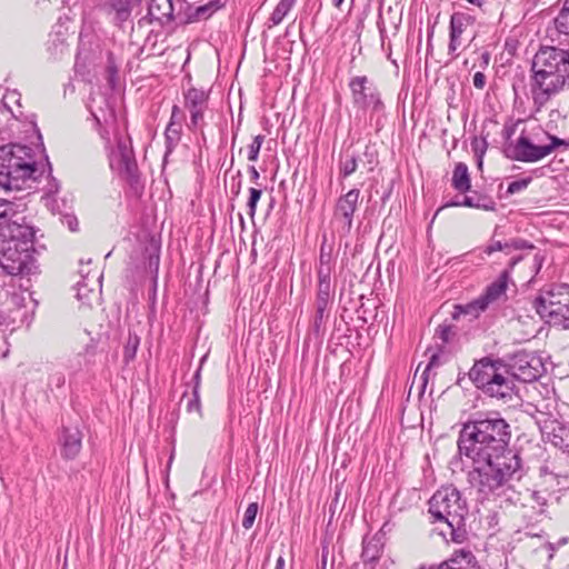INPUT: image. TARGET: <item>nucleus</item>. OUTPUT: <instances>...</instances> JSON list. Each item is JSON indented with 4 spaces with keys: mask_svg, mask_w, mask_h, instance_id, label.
<instances>
[{
    "mask_svg": "<svg viewBox=\"0 0 569 569\" xmlns=\"http://www.w3.org/2000/svg\"><path fill=\"white\" fill-rule=\"evenodd\" d=\"M511 427L499 413L479 415L463 423L458 437V455L450 461L452 469L469 458L473 467L467 479L481 499L499 496L508 482L520 479L522 461L509 447Z\"/></svg>",
    "mask_w": 569,
    "mask_h": 569,
    "instance_id": "f257e3e1",
    "label": "nucleus"
},
{
    "mask_svg": "<svg viewBox=\"0 0 569 569\" xmlns=\"http://www.w3.org/2000/svg\"><path fill=\"white\" fill-rule=\"evenodd\" d=\"M542 362L533 352L520 350L508 363L485 357L469 370V379L486 396L508 401L515 395V380L532 382L541 375Z\"/></svg>",
    "mask_w": 569,
    "mask_h": 569,
    "instance_id": "f03ea898",
    "label": "nucleus"
},
{
    "mask_svg": "<svg viewBox=\"0 0 569 569\" xmlns=\"http://www.w3.org/2000/svg\"><path fill=\"white\" fill-rule=\"evenodd\" d=\"M92 116L103 141L110 169L137 191L142 186L126 122L118 119L112 109H108L101 116L92 111Z\"/></svg>",
    "mask_w": 569,
    "mask_h": 569,
    "instance_id": "7ed1b4c3",
    "label": "nucleus"
},
{
    "mask_svg": "<svg viewBox=\"0 0 569 569\" xmlns=\"http://www.w3.org/2000/svg\"><path fill=\"white\" fill-rule=\"evenodd\" d=\"M531 96L536 111L565 86H569V50L556 44L542 46L532 59Z\"/></svg>",
    "mask_w": 569,
    "mask_h": 569,
    "instance_id": "20e7f679",
    "label": "nucleus"
},
{
    "mask_svg": "<svg viewBox=\"0 0 569 569\" xmlns=\"http://www.w3.org/2000/svg\"><path fill=\"white\" fill-rule=\"evenodd\" d=\"M428 512L431 523L436 525L433 530L445 541L463 543L468 540L466 519L469 508L456 487L447 486L437 490L429 500Z\"/></svg>",
    "mask_w": 569,
    "mask_h": 569,
    "instance_id": "39448f33",
    "label": "nucleus"
},
{
    "mask_svg": "<svg viewBox=\"0 0 569 569\" xmlns=\"http://www.w3.org/2000/svg\"><path fill=\"white\" fill-rule=\"evenodd\" d=\"M37 160L32 148L11 143L0 147V187L6 190L22 189L29 181L39 180L51 164L47 156Z\"/></svg>",
    "mask_w": 569,
    "mask_h": 569,
    "instance_id": "423d86ee",
    "label": "nucleus"
},
{
    "mask_svg": "<svg viewBox=\"0 0 569 569\" xmlns=\"http://www.w3.org/2000/svg\"><path fill=\"white\" fill-rule=\"evenodd\" d=\"M532 307L550 326L569 330V283H552L542 289Z\"/></svg>",
    "mask_w": 569,
    "mask_h": 569,
    "instance_id": "0eeeda50",
    "label": "nucleus"
},
{
    "mask_svg": "<svg viewBox=\"0 0 569 569\" xmlns=\"http://www.w3.org/2000/svg\"><path fill=\"white\" fill-rule=\"evenodd\" d=\"M348 87L351 92L352 106L358 112L366 113L370 111L373 114H380L385 111V103L376 83L367 76H355L350 78Z\"/></svg>",
    "mask_w": 569,
    "mask_h": 569,
    "instance_id": "6e6552de",
    "label": "nucleus"
},
{
    "mask_svg": "<svg viewBox=\"0 0 569 569\" xmlns=\"http://www.w3.org/2000/svg\"><path fill=\"white\" fill-rule=\"evenodd\" d=\"M34 250L0 238V267L9 276L29 274L34 268Z\"/></svg>",
    "mask_w": 569,
    "mask_h": 569,
    "instance_id": "1a4fd4ad",
    "label": "nucleus"
},
{
    "mask_svg": "<svg viewBox=\"0 0 569 569\" xmlns=\"http://www.w3.org/2000/svg\"><path fill=\"white\" fill-rule=\"evenodd\" d=\"M541 132L527 133L525 130L515 141L503 143L505 156L513 161L537 162L545 157L543 141L540 138Z\"/></svg>",
    "mask_w": 569,
    "mask_h": 569,
    "instance_id": "9d476101",
    "label": "nucleus"
},
{
    "mask_svg": "<svg viewBox=\"0 0 569 569\" xmlns=\"http://www.w3.org/2000/svg\"><path fill=\"white\" fill-rule=\"evenodd\" d=\"M36 229L31 226L24 216L17 214L16 210L7 218L4 226L0 231V238L12 240L13 243L21 244L34 250Z\"/></svg>",
    "mask_w": 569,
    "mask_h": 569,
    "instance_id": "9b49d317",
    "label": "nucleus"
},
{
    "mask_svg": "<svg viewBox=\"0 0 569 569\" xmlns=\"http://www.w3.org/2000/svg\"><path fill=\"white\" fill-rule=\"evenodd\" d=\"M208 101L209 91L204 89L191 87L183 92V104L190 114V121L187 127L192 132L200 130L203 139L204 133L202 128L204 126V112L208 108Z\"/></svg>",
    "mask_w": 569,
    "mask_h": 569,
    "instance_id": "f8f14e48",
    "label": "nucleus"
},
{
    "mask_svg": "<svg viewBox=\"0 0 569 569\" xmlns=\"http://www.w3.org/2000/svg\"><path fill=\"white\" fill-rule=\"evenodd\" d=\"M475 21L473 16L463 11H456L451 14L449 22L448 54L452 60L459 57L458 50L462 47L463 36L468 28L473 26Z\"/></svg>",
    "mask_w": 569,
    "mask_h": 569,
    "instance_id": "ddd939ff",
    "label": "nucleus"
},
{
    "mask_svg": "<svg viewBox=\"0 0 569 569\" xmlns=\"http://www.w3.org/2000/svg\"><path fill=\"white\" fill-rule=\"evenodd\" d=\"M360 190L350 189L347 193L337 199L333 217L340 223L345 234H349L353 224V216L358 208Z\"/></svg>",
    "mask_w": 569,
    "mask_h": 569,
    "instance_id": "4468645a",
    "label": "nucleus"
},
{
    "mask_svg": "<svg viewBox=\"0 0 569 569\" xmlns=\"http://www.w3.org/2000/svg\"><path fill=\"white\" fill-rule=\"evenodd\" d=\"M526 258V256H512L507 267L500 272L499 277L492 281L479 296L486 306L489 308L490 305L502 300L506 297V291L510 282V273L512 269Z\"/></svg>",
    "mask_w": 569,
    "mask_h": 569,
    "instance_id": "2eb2a0df",
    "label": "nucleus"
},
{
    "mask_svg": "<svg viewBox=\"0 0 569 569\" xmlns=\"http://www.w3.org/2000/svg\"><path fill=\"white\" fill-rule=\"evenodd\" d=\"M383 0H380L377 27L380 36V44L382 50L388 51V57L391 51V43L388 39L387 23L391 27L392 33L397 34L401 24V12L389 6L385 11L382 9Z\"/></svg>",
    "mask_w": 569,
    "mask_h": 569,
    "instance_id": "dca6fc26",
    "label": "nucleus"
},
{
    "mask_svg": "<svg viewBox=\"0 0 569 569\" xmlns=\"http://www.w3.org/2000/svg\"><path fill=\"white\" fill-rule=\"evenodd\" d=\"M543 438L569 456V426L556 419L545 421Z\"/></svg>",
    "mask_w": 569,
    "mask_h": 569,
    "instance_id": "f3484780",
    "label": "nucleus"
},
{
    "mask_svg": "<svg viewBox=\"0 0 569 569\" xmlns=\"http://www.w3.org/2000/svg\"><path fill=\"white\" fill-rule=\"evenodd\" d=\"M546 39L558 47L569 46V13L559 10L546 29Z\"/></svg>",
    "mask_w": 569,
    "mask_h": 569,
    "instance_id": "a211bd4d",
    "label": "nucleus"
},
{
    "mask_svg": "<svg viewBox=\"0 0 569 569\" xmlns=\"http://www.w3.org/2000/svg\"><path fill=\"white\" fill-rule=\"evenodd\" d=\"M547 499L538 491H532L519 509L520 517L528 525L541 521L546 512Z\"/></svg>",
    "mask_w": 569,
    "mask_h": 569,
    "instance_id": "6ab92c4d",
    "label": "nucleus"
},
{
    "mask_svg": "<svg viewBox=\"0 0 569 569\" xmlns=\"http://www.w3.org/2000/svg\"><path fill=\"white\" fill-rule=\"evenodd\" d=\"M59 443L61 456L67 460H72L81 451L82 432L78 427H62Z\"/></svg>",
    "mask_w": 569,
    "mask_h": 569,
    "instance_id": "aec40b11",
    "label": "nucleus"
},
{
    "mask_svg": "<svg viewBox=\"0 0 569 569\" xmlns=\"http://www.w3.org/2000/svg\"><path fill=\"white\" fill-rule=\"evenodd\" d=\"M429 569H481L476 556L466 549L456 550L452 555L437 566Z\"/></svg>",
    "mask_w": 569,
    "mask_h": 569,
    "instance_id": "412c9836",
    "label": "nucleus"
},
{
    "mask_svg": "<svg viewBox=\"0 0 569 569\" xmlns=\"http://www.w3.org/2000/svg\"><path fill=\"white\" fill-rule=\"evenodd\" d=\"M173 10L172 0H150L148 14L139 23L149 20L150 22L157 21L161 26H166L173 21Z\"/></svg>",
    "mask_w": 569,
    "mask_h": 569,
    "instance_id": "4be33fe9",
    "label": "nucleus"
},
{
    "mask_svg": "<svg viewBox=\"0 0 569 569\" xmlns=\"http://www.w3.org/2000/svg\"><path fill=\"white\" fill-rule=\"evenodd\" d=\"M496 206V201L490 196L477 191H473L470 196L465 193L460 202L445 204V207H468L485 211H495Z\"/></svg>",
    "mask_w": 569,
    "mask_h": 569,
    "instance_id": "5701e85b",
    "label": "nucleus"
},
{
    "mask_svg": "<svg viewBox=\"0 0 569 569\" xmlns=\"http://www.w3.org/2000/svg\"><path fill=\"white\" fill-rule=\"evenodd\" d=\"M535 250V246L525 239H511L506 242L499 240H492L488 246L483 248V253L487 256L492 254L497 251H502L507 256L511 254L516 250Z\"/></svg>",
    "mask_w": 569,
    "mask_h": 569,
    "instance_id": "b1692460",
    "label": "nucleus"
},
{
    "mask_svg": "<svg viewBox=\"0 0 569 569\" xmlns=\"http://www.w3.org/2000/svg\"><path fill=\"white\" fill-rule=\"evenodd\" d=\"M451 186L461 194L471 190V178L468 166L465 162L456 163L452 171Z\"/></svg>",
    "mask_w": 569,
    "mask_h": 569,
    "instance_id": "393cba45",
    "label": "nucleus"
},
{
    "mask_svg": "<svg viewBox=\"0 0 569 569\" xmlns=\"http://www.w3.org/2000/svg\"><path fill=\"white\" fill-rule=\"evenodd\" d=\"M48 52L54 60L61 59L69 52L67 37L63 32H54L50 34L48 40Z\"/></svg>",
    "mask_w": 569,
    "mask_h": 569,
    "instance_id": "a878e982",
    "label": "nucleus"
},
{
    "mask_svg": "<svg viewBox=\"0 0 569 569\" xmlns=\"http://www.w3.org/2000/svg\"><path fill=\"white\" fill-rule=\"evenodd\" d=\"M382 553V542L378 537L365 538L362 541L361 558L363 562H376Z\"/></svg>",
    "mask_w": 569,
    "mask_h": 569,
    "instance_id": "bb28decb",
    "label": "nucleus"
},
{
    "mask_svg": "<svg viewBox=\"0 0 569 569\" xmlns=\"http://www.w3.org/2000/svg\"><path fill=\"white\" fill-rule=\"evenodd\" d=\"M226 6L223 0H209L204 4L198 6L189 16V21H201L209 19L218 10Z\"/></svg>",
    "mask_w": 569,
    "mask_h": 569,
    "instance_id": "cd10ccee",
    "label": "nucleus"
},
{
    "mask_svg": "<svg viewBox=\"0 0 569 569\" xmlns=\"http://www.w3.org/2000/svg\"><path fill=\"white\" fill-rule=\"evenodd\" d=\"M488 309L486 303L482 301L480 297L477 299L466 303L456 306V311L453 312V318L459 319L460 315L470 316L471 319L478 318L482 312Z\"/></svg>",
    "mask_w": 569,
    "mask_h": 569,
    "instance_id": "c85d7f7f",
    "label": "nucleus"
},
{
    "mask_svg": "<svg viewBox=\"0 0 569 569\" xmlns=\"http://www.w3.org/2000/svg\"><path fill=\"white\" fill-rule=\"evenodd\" d=\"M182 137V124H167L164 130V143H166V152L164 158H167L170 153L173 152V150L179 144Z\"/></svg>",
    "mask_w": 569,
    "mask_h": 569,
    "instance_id": "c756f323",
    "label": "nucleus"
},
{
    "mask_svg": "<svg viewBox=\"0 0 569 569\" xmlns=\"http://www.w3.org/2000/svg\"><path fill=\"white\" fill-rule=\"evenodd\" d=\"M140 1L141 0H108L110 7L116 12V19L120 23L130 17L133 4Z\"/></svg>",
    "mask_w": 569,
    "mask_h": 569,
    "instance_id": "7c9ffc66",
    "label": "nucleus"
},
{
    "mask_svg": "<svg viewBox=\"0 0 569 569\" xmlns=\"http://www.w3.org/2000/svg\"><path fill=\"white\" fill-rule=\"evenodd\" d=\"M297 0H280L276 8L273 9L270 18H269V27H274L280 24L286 16L293 8Z\"/></svg>",
    "mask_w": 569,
    "mask_h": 569,
    "instance_id": "2f4dec72",
    "label": "nucleus"
},
{
    "mask_svg": "<svg viewBox=\"0 0 569 569\" xmlns=\"http://www.w3.org/2000/svg\"><path fill=\"white\" fill-rule=\"evenodd\" d=\"M316 312L311 322L312 331L318 336L323 332V320L329 316L330 305L315 302Z\"/></svg>",
    "mask_w": 569,
    "mask_h": 569,
    "instance_id": "473e14b6",
    "label": "nucleus"
},
{
    "mask_svg": "<svg viewBox=\"0 0 569 569\" xmlns=\"http://www.w3.org/2000/svg\"><path fill=\"white\" fill-rule=\"evenodd\" d=\"M139 346L140 337L137 333L129 332L127 342L123 347V361L126 363L131 362L136 358Z\"/></svg>",
    "mask_w": 569,
    "mask_h": 569,
    "instance_id": "72a5a7b5",
    "label": "nucleus"
},
{
    "mask_svg": "<svg viewBox=\"0 0 569 569\" xmlns=\"http://www.w3.org/2000/svg\"><path fill=\"white\" fill-rule=\"evenodd\" d=\"M358 168V157L357 154H346L345 160H340L339 163V170H340V177L347 178L351 176L353 172H356Z\"/></svg>",
    "mask_w": 569,
    "mask_h": 569,
    "instance_id": "f704fd0d",
    "label": "nucleus"
},
{
    "mask_svg": "<svg viewBox=\"0 0 569 569\" xmlns=\"http://www.w3.org/2000/svg\"><path fill=\"white\" fill-rule=\"evenodd\" d=\"M541 134L549 141L547 143L543 142V149L547 150V151H545V157L551 154L559 147H563V148L569 147V142L565 139L549 134L548 132H545V131H541Z\"/></svg>",
    "mask_w": 569,
    "mask_h": 569,
    "instance_id": "c9c22d12",
    "label": "nucleus"
},
{
    "mask_svg": "<svg viewBox=\"0 0 569 569\" xmlns=\"http://www.w3.org/2000/svg\"><path fill=\"white\" fill-rule=\"evenodd\" d=\"M258 511H259V505L257 502H251L248 505V507L244 511V515H243V519H242V527L246 530H249L250 528H252L256 517L258 515Z\"/></svg>",
    "mask_w": 569,
    "mask_h": 569,
    "instance_id": "e433bc0d",
    "label": "nucleus"
},
{
    "mask_svg": "<svg viewBox=\"0 0 569 569\" xmlns=\"http://www.w3.org/2000/svg\"><path fill=\"white\" fill-rule=\"evenodd\" d=\"M91 295L96 296V290L94 288L89 289L84 279L77 283V299L79 301H81L83 305H89Z\"/></svg>",
    "mask_w": 569,
    "mask_h": 569,
    "instance_id": "4c0bfd02",
    "label": "nucleus"
},
{
    "mask_svg": "<svg viewBox=\"0 0 569 569\" xmlns=\"http://www.w3.org/2000/svg\"><path fill=\"white\" fill-rule=\"evenodd\" d=\"M317 292H333L331 287V273H328L327 270L317 272Z\"/></svg>",
    "mask_w": 569,
    "mask_h": 569,
    "instance_id": "58836bf2",
    "label": "nucleus"
},
{
    "mask_svg": "<svg viewBox=\"0 0 569 569\" xmlns=\"http://www.w3.org/2000/svg\"><path fill=\"white\" fill-rule=\"evenodd\" d=\"M264 141L263 134H258L253 138L252 142L248 147V160L249 161H257L259 157V152L261 149V146Z\"/></svg>",
    "mask_w": 569,
    "mask_h": 569,
    "instance_id": "ea45409f",
    "label": "nucleus"
},
{
    "mask_svg": "<svg viewBox=\"0 0 569 569\" xmlns=\"http://www.w3.org/2000/svg\"><path fill=\"white\" fill-rule=\"evenodd\" d=\"M249 193H250V196H249L248 203H247L248 209H249L248 213L251 218H253L256 214L257 204L261 198L262 191L257 188H250Z\"/></svg>",
    "mask_w": 569,
    "mask_h": 569,
    "instance_id": "a19ab883",
    "label": "nucleus"
},
{
    "mask_svg": "<svg viewBox=\"0 0 569 569\" xmlns=\"http://www.w3.org/2000/svg\"><path fill=\"white\" fill-rule=\"evenodd\" d=\"M525 256L526 258L522 261L529 260L530 268L533 270L535 274H538L540 269L542 268L545 254L540 250H537L530 259L528 253Z\"/></svg>",
    "mask_w": 569,
    "mask_h": 569,
    "instance_id": "79ce46f5",
    "label": "nucleus"
},
{
    "mask_svg": "<svg viewBox=\"0 0 569 569\" xmlns=\"http://www.w3.org/2000/svg\"><path fill=\"white\" fill-rule=\"evenodd\" d=\"M187 411L188 412H198L201 413V401H200V393L198 391V386H193L192 389V397L187 402Z\"/></svg>",
    "mask_w": 569,
    "mask_h": 569,
    "instance_id": "37998d69",
    "label": "nucleus"
},
{
    "mask_svg": "<svg viewBox=\"0 0 569 569\" xmlns=\"http://www.w3.org/2000/svg\"><path fill=\"white\" fill-rule=\"evenodd\" d=\"M64 383H66V377H64L63 372L53 371L49 375L48 388H50L51 390H53L54 388L60 389L64 386Z\"/></svg>",
    "mask_w": 569,
    "mask_h": 569,
    "instance_id": "c03bdc74",
    "label": "nucleus"
},
{
    "mask_svg": "<svg viewBox=\"0 0 569 569\" xmlns=\"http://www.w3.org/2000/svg\"><path fill=\"white\" fill-rule=\"evenodd\" d=\"M531 180H532L531 177H527V178H521V179L515 180V181L509 183L507 192L510 193V194L518 193V192L525 190L529 186Z\"/></svg>",
    "mask_w": 569,
    "mask_h": 569,
    "instance_id": "a18cd8bd",
    "label": "nucleus"
},
{
    "mask_svg": "<svg viewBox=\"0 0 569 569\" xmlns=\"http://www.w3.org/2000/svg\"><path fill=\"white\" fill-rule=\"evenodd\" d=\"M452 335V328L448 325H440L436 329L435 337L441 341L442 345H446L450 341Z\"/></svg>",
    "mask_w": 569,
    "mask_h": 569,
    "instance_id": "49530a36",
    "label": "nucleus"
},
{
    "mask_svg": "<svg viewBox=\"0 0 569 569\" xmlns=\"http://www.w3.org/2000/svg\"><path fill=\"white\" fill-rule=\"evenodd\" d=\"M323 270H327L328 273L332 272L331 254L326 253L323 247H321L319 254V267L317 272H322Z\"/></svg>",
    "mask_w": 569,
    "mask_h": 569,
    "instance_id": "de8ad7c7",
    "label": "nucleus"
},
{
    "mask_svg": "<svg viewBox=\"0 0 569 569\" xmlns=\"http://www.w3.org/2000/svg\"><path fill=\"white\" fill-rule=\"evenodd\" d=\"M183 121L184 112L179 106L174 104L171 109V116L168 124L181 126Z\"/></svg>",
    "mask_w": 569,
    "mask_h": 569,
    "instance_id": "09e8293b",
    "label": "nucleus"
},
{
    "mask_svg": "<svg viewBox=\"0 0 569 569\" xmlns=\"http://www.w3.org/2000/svg\"><path fill=\"white\" fill-rule=\"evenodd\" d=\"M491 60V53L487 49H481L479 51L478 61L475 64L481 70H486L489 67Z\"/></svg>",
    "mask_w": 569,
    "mask_h": 569,
    "instance_id": "8fccbe9b",
    "label": "nucleus"
},
{
    "mask_svg": "<svg viewBox=\"0 0 569 569\" xmlns=\"http://www.w3.org/2000/svg\"><path fill=\"white\" fill-rule=\"evenodd\" d=\"M439 366H441V357H440V353L439 352H433L431 356H430V359H429V362L422 373V378L425 379V381L427 380V373L432 369V368H438Z\"/></svg>",
    "mask_w": 569,
    "mask_h": 569,
    "instance_id": "3c124183",
    "label": "nucleus"
},
{
    "mask_svg": "<svg viewBox=\"0 0 569 569\" xmlns=\"http://www.w3.org/2000/svg\"><path fill=\"white\" fill-rule=\"evenodd\" d=\"M487 78L482 71H477L472 77V84L476 89L482 90L486 86Z\"/></svg>",
    "mask_w": 569,
    "mask_h": 569,
    "instance_id": "603ef678",
    "label": "nucleus"
},
{
    "mask_svg": "<svg viewBox=\"0 0 569 569\" xmlns=\"http://www.w3.org/2000/svg\"><path fill=\"white\" fill-rule=\"evenodd\" d=\"M3 103L9 107L10 103L20 106V93L17 91H9L3 96Z\"/></svg>",
    "mask_w": 569,
    "mask_h": 569,
    "instance_id": "864d4df0",
    "label": "nucleus"
},
{
    "mask_svg": "<svg viewBox=\"0 0 569 569\" xmlns=\"http://www.w3.org/2000/svg\"><path fill=\"white\" fill-rule=\"evenodd\" d=\"M333 296V292H317L316 302L331 306Z\"/></svg>",
    "mask_w": 569,
    "mask_h": 569,
    "instance_id": "5fc2aeb1",
    "label": "nucleus"
},
{
    "mask_svg": "<svg viewBox=\"0 0 569 569\" xmlns=\"http://www.w3.org/2000/svg\"><path fill=\"white\" fill-rule=\"evenodd\" d=\"M516 132V124H507L503 127L502 136L505 138V143H508L509 141H515L512 139V136Z\"/></svg>",
    "mask_w": 569,
    "mask_h": 569,
    "instance_id": "6e6d98bb",
    "label": "nucleus"
},
{
    "mask_svg": "<svg viewBox=\"0 0 569 569\" xmlns=\"http://www.w3.org/2000/svg\"><path fill=\"white\" fill-rule=\"evenodd\" d=\"M62 223H64L71 231L78 230V219L74 216H64Z\"/></svg>",
    "mask_w": 569,
    "mask_h": 569,
    "instance_id": "4d7b16f0",
    "label": "nucleus"
},
{
    "mask_svg": "<svg viewBox=\"0 0 569 569\" xmlns=\"http://www.w3.org/2000/svg\"><path fill=\"white\" fill-rule=\"evenodd\" d=\"M538 551L540 553H545L548 559H551L553 557L555 548H553L552 543L546 542V543L541 545V547L538 549Z\"/></svg>",
    "mask_w": 569,
    "mask_h": 569,
    "instance_id": "13d9d810",
    "label": "nucleus"
},
{
    "mask_svg": "<svg viewBox=\"0 0 569 569\" xmlns=\"http://www.w3.org/2000/svg\"><path fill=\"white\" fill-rule=\"evenodd\" d=\"M108 72H109V77H110V81H112V79L117 76L118 73V69H117V66L113 63L112 61V54L109 53V58H108Z\"/></svg>",
    "mask_w": 569,
    "mask_h": 569,
    "instance_id": "bf43d9fd",
    "label": "nucleus"
},
{
    "mask_svg": "<svg viewBox=\"0 0 569 569\" xmlns=\"http://www.w3.org/2000/svg\"><path fill=\"white\" fill-rule=\"evenodd\" d=\"M149 268L151 270H154V272L157 273L158 272V269H159V254H150L149 256Z\"/></svg>",
    "mask_w": 569,
    "mask_h": 569,
    "instance_id": "052dcab7",
    "label": "nucleus"
},
{
    "mask_svg": "<svg viewBox=\"0 0 569 569\" xmlns=\"http://www.w3.org/2000/svg\"><path fill=\"white\" fill-rule=\"evenodd\" d=\"M471 144H472V150H473L476 157H479V153H481L482 148H485V149L487 148V143L485 140L481 142H479L478 140H475V141H472Z\"/></svg>",
    "mask_w": 569,
    "mask_h": 569,
    "instance_id": "680f3d73",
    "label": "nucleus"
},
{
    "mask_svg": "<svg viewBox=\"0 0 569 569\" xmlns=\"http://www.w3.org/2000/svg\"><path fill=\"white\" fill-rule=\"evenodd\" d=\"M248 171H249V174H250V179L252 182L257 183L259 178H260V173L259 171L256 169L254 166H250L248 168Z\"/></svg>",
    "mask_w": 569,
    "mask_h": 569,
    "instance_id": "e2e57ef3",
    "label": "nucleus"
},
{
    "mask_svg": "<svg viewBox=\"0 0 569 569\" xmlns=\"http://www.w3.org/2000/svg\"><path fill=\"white\" fill-rule=\"evenodd\" d=\"M200 379H201V367L193 375L194 386H198V390L200 389Z\"/></svg>",
    "mask_w": 569,
    "mask_h": 569,
    "instance_id": "0e129e2a",
    "label": "nucleus"
},
{
    "mask_svg": "<svg viewBox=\"0 0 569 569\" xmlns=\"http://www.w3.org/2000/svg\"><path fill=\"white\" fill-rule=\"evenodd\" d=\"M284 558L282 556H279L274 569H284Z\"/></svg>",
    "mask_w": 569,
    "mask_h": 569,
    "instance_id": "69168bd1",
    "label": "nucleus"
},
{
    "mask_svg": "<svg viewBox=\"0 0 569 569\" xmlns=\"http://www.w3.org/2000/svg\"><path fill=\"white\" fill-rule=\"evenodd\" d=\"M433 33H435V24H432L431 27H428L427 39H428L429 46H430V40H432V38H433Z\"/></svg>",
    "mask_w": 569,
    "mask_h": 569,
    "instance_id": "338daca9",
    "label": "nucleus"
},
{
    "mask_svg": "<svg viewBox=\"0 0 569 569\" xmlns=\"http://www.w3.org/2000/svg\"><path fill=\"white\" fill-rule=\"evenodd\" d=\"M468 3L481 8L485 4V0H466Z\"/></svg>",
    "mask_w": 569,
    "mask_h": 569,
    "instance_id": "774afa93",
    "label": "nucleus"
}]
</instances>
